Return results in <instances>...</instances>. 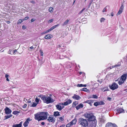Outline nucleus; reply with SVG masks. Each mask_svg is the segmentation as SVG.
Returning a JSON list of instances; mask_svg holds the SVG:
<instances>
[{
    "label": "nucleus",
    "instance_id": "21",
    "mask_svg": "<svg viewBox=\"0 0 127 127\" xmlns=\"http://www.w3.org/2000/svg\"><path fill=\"white\" fill-rule=\"evenodd\" d=\"M54 8L52 7H50L48 9L49 11L51 13H52L54 10Z\"/></svg>",
    "mask_w": 127,
    "mask_h": 127
},
{
    "label": "nucleus",
    "instance_id": "64",
    "mask_svg": "<svg viewBox=\"0 0 127 127\" xmlns=\"http://www.w3.org/2000/svg\"><path fill=\"white\" fill-rule=\"evenodd\" d=\"M87 86V85H83V87H86Z\"/></svg>",
    "mask_w": 127,
    "mask_h": 127
},
{
    "label": "nucleus",
    "instance_id": "34",
    "mask_svg": "<svg viewBox=\"0 0 127 127\" xmlns=\"http://www.w3.org/2000/svg\"><path fill=\"white\" fill-rule=\"evenodd\" d=\"M99 102H95L94 103V105L95 106H97L99 104Z\"/></svg>",
    "mask_w": 127,
    "mask_h": 127
},
{
    "label": "nucleus",
    "instance_id": "17",
    "mask_svg": "<svg viewBox=\"0 0 127 127\" xmlns=\"http://www.w3.org/2000/svg\"><path fill=\"white\" fill-rule=\"evenodd\" d=\"M72 98L77 100H79L81 98V97L80 96L76 95H74L72 96Z\"/></svg>",
    "mask_w": 127,
    "mask_h": 127
},
{
    "label": "nucleus",
    "instance_id": "37",
    "mask_svg": "<svg viewBox=\"0 0 127 127\" xmlns=\"http://www.w3.org/2000/svg\"><path fill=\"white\" fill-rule=\"evenodd\" d=\"M35 101L37 103V104H38L39 103V99L37 98H36Z\"/></svg>",
    "mask_w": 127,
    "mask_h": 127
},
{
    "label": "nucleus",
    "instance_id": "35",
    "mask_svg": "<svg viewBox=\"0 0 127 127\" xmlns=\"http://www.w3.org/2000/svg\"><path fill=\"white\" fill-rule=\"evenodd\" d=\"M38 96L40 97L41 98V99L43 100L45 96V95H39Z\"/></svg>",
    "mask_w": 127,
    "mask_h": 127
},
{
    "label": "nucleus",
    "instance_id": "52",
    "mask_svg": "<svg viewBox=\"0 0 127 127\" xmlns=\"http://www.w3.org/2000/svg\"><path fill=\"white\" fill-rule=\"evenodd\" d=\"M27 106V105L26 104H25L23 106V107L24 108H25Z\"/></svg>",
    "mask_w": 127,
    "mask_h": 127
},
{
    "label": "nucleus",
    "instance_id": "2",
    "mask_svg": "<svg viewBox=\"0 0 127 127\" xmlns=\"http://www.w3.org/2000/svg\"><path fill=\"white\" fill-rule=\"evenodd\" d=\"M54 101V99L50 97L49 96H45L43 100V101L44 102L47 103H52Z\"/></svg>",
    "mask_w": 127,
    "mask_h": 127
},
{
    "label": "nucleus",
    "instance_id": "12",
    "mask_svg": "<svg viewBox=\"0 0 127 127\" xmlns=\"http://www.w3.org/2000/svg\"><path fill=\"white\" fill-rule=\"evenodd\" d=\"M5 113L6 114H8L11 113V111L8 107H6L5 109Z\"/></svg>",
    "mask_w": 127,
    "mask_h": 127
},
{
    "label": "nucleus",
    "instance_id": "14",
    "mask_svg": "<svg viewBox=\"0 0 127 127\" xmlns=\"http://www.w3.org/2000/svg\"><path fill=\"white\" fill-rule=\"evenodd\" d=\"M22 123V122H21L19 124L14 125H13L12 127H21Z\"/></svg>",
    "mask_w": 127,
    "mask_h": 127
},
{
    "label": "nucleus",
    "instance_id": "43",
    "mask_svg": "<svg viewBox=\"0 0 127 127\" xmlns=\"http://www.w3.org/2000/svg\"><path fill=\"white\" fill-rule=\"evenodd\" d=\"M77 87H83V84H78L77 85Z\"/></svg>",
    "mask_w": 127,
    "mask_h": 127
},
{
    "label": "nucleus",
    "instance_id": "40",
    "mask_svg": "<svg viewBox=\"0 0 127 127\" xmlns=\"http://www.w3.org/2000/svg\"><path fill=\"white\" fill-rule=\"evenodd\" d=\"M92 97L95 98H97V96L96 95H92Z\"/></svg>",
    "mask_w": 127,
    "mask_h": 127
},
{
    "label": "nucleus",
    "instance_id": "60",
    "mask_svg": "<svg viewBox=\"0 0 127 127\" xmlns=\"http://www.w3.org/2000/svg\"><path fill=\"white\" fill-rule=\"evenodd\" d=\"M65 125H63L62 126H61L59 127H64Z\"/></svg>",
    "mask_w": 127,
    "mask_h": 127
},
{
    "label": "nucleus",
    "instance_id": "45",
    "mask_svg": "<svg viewBox=\"0 0 127 127\" xmlns=\"http://www.w3.org/2000/svg\"><path fill=\"white\" fill-rule=\"evenodd\" d=\"M122 12L121 11L119 10L117 13V15H120L122 13Z\"/></svg>",
    "mask_w": 127,
    "mask_h": 127
},
{
    "label": "nucleus",
    "instance_id": "62",
    "mask_svg": "<svg viewBox=\"0 0 127 127\" xmlns=\"http://www.w3.org/2000/svg\"><path fill=\"white\" fill-rule=\"evenodd\" d=\"M41 55L43 56V53L42 52H41Z\"/></svg>",
    "mask_w": 127,
    "mask_h": 127
},
{
    "label": "nucleus",
    "instance_id": "53",
    "mask_svg": "<svg viewBox=\"0 0 127 127\" xmlns=\"http://www.w3.org/2000/svg\"><path fill=\"white\" fill-rule=\"evenodd\" d=\"M35 19L34 18H33V19H31V22H33V21H35Z\"/></svg>",
    "mask_w": 127,
    "mask_h": 127
},
{
    "label": "nucleus",
    "instance_id": "47",
    "mask_svg": "<svg viewBox=\"0 0 127 127\" xmlns=\"http://www.w3.org/2000/svg\"><path fill=\"white\" fill-rule=\"evenodd\" d=\"M99 105H103L104 103L102 101H100V102H99Z\"/></svg>",
    "mask_w": 127,
    "mask_h": 127
},
{
    "label": "nucleus",
    "instance_id": "23",
    "mask_svg": "<svg viewBox=\"0 0 127 127\" xmlns=\"http://www.w3.org/2000/svg\"><path fill=\"white\" fill-rule=\"evenodd\" d=\"M20 112V110H19V111H15L13 112L12 113L14 115H16L18 114Z\"/></svg>",
    "mask_w": 127,
    "mask_h": 127
},
{
    "label": "nucleus",
    "instance_id": "29",
    "mask_svg": "<svg viewBox=\"0 0 127 127\" xmlns=\"http://www.w3.org/2000/svg\"><path fill=\"white\" fill-rule=\"evenodd\" d=\"M81 90L87 92L88 90L86 88H84L82 89Z\"/></svg>",
    "mask_w": 127,
    "mask_h": 127
},
{
    "label": "nucleus",
    "instance_id": "42",
    "mask_svg": "<svg viewBox=\"0 0 127 127\" xmlns=\"http://www.w3.org/2000/svg\"><path fill=\"white\" fill-rule=\"evenodd\" d=\"M85 9V8H84L83 9H82V10H81L79 13V14H81L83 11Z\"/></svg>",
    "mask_w": 127,
    "mask_h": 127
},
{
    "label": "nucleus",
    "instance_id": "46",
    "mask_svg": "<svg viewBox=\"0 0 127 127\" xmlns=\"http://www.w3.org/2000/svg\"><path fill=\"white\" fill-rule=\"evenodd\" d=\"M63 118H64V117H60L59 118V119H60V120H61V121H62L64 120Z\"/></svg>",
    "mask_w": 127,
    "mask_h": 127
},
{
    "label": "nucleus",
    "instance_id": "9",
    "mask_svg": "<svg viewBox=\"0 0 127 127\" xmlns=\"http://www.w3.org/2000/svg\"><path fill=\"white\" fill-rule=\"evenodd\" d=\"M96 120L91 122L90 123L91 124H92L89 127H95L96 125Z\"/></svg>",
    "mask_w": 127,
    "mask_h": 127
},
{
    "label": "nucleus",
    "instance_id": "33",
    "mask_svg": "<svg viewBox=\"0 0 127 127\" xmlns=\"http://www.w3.org/2000/svg\"><path fill=\"white\" fill-rule=\"evenodd\" d=\"M23 21V20L22 19H20V20H19L17 23V24H21L22 22Z\"/></svg>",
    "mask_w": 127,
    "mask_h": 127
},
{
    "label": "nucleus",
    "instance_id": "13",
    "mask_svg": "<svg viewBox=\"0 0 127 127\" xmlns=\"http://www.w3.org/2000/svg\"><path fill=\"white\" fill-rule=\"evenodd\" d=\"M117 111L118 113H121L125 112L124 110L121 108H119L117 110Z\"/></svg>",
    "mask_w": 127,
    "mask_h": 127
},
{
    "label": "nucleus",
    "instance_id": "57",
    "mask_svg": "<svg viewBox=\"0 0 127 127\" xmlns=\"http://www.w3.org/2000/svg\"><path fill=\"white\" fill-rule=\"evenodd\" d=\"M111 15L112 16H114V13H113V12H112L111 13Z\"/></svg>",
    "mask_w": 127,
    "mask_h": 127
},
{
    "label": "nucleus",
    "instance_id": "24",
    "mask_svg": "<svg viewBox=\"0 0 127 127\" xmlns=\"http://www.w3.org/2000/svg\"><path fill=\"white\" fill-rule=\"evenodd\" d=\"M32 118H27L26 119V121L29 124L30 122V121H32Z\"/></svg>",
    "mask_w": 127,
    "mask_h": 127
},
{
    "label": "nucleus",
    "instance_id": "28",
    "mask_svg": "<svg viewBox=\"0 0 127 127\" xmlns=\"http://www.w3.org/2000/svg\"><path fill=\"white\" fill-rule=\"evenodd\" d=\"M9 77V75H8L7 74H6L5 75V78H6V80L8 81H9V80L8 79Z\"/></svg>",
    "mask_w": 127,
    "mask_h": 127
},
{
    "label": "nucleus",
    "instance_id": "54",
    "mask_svg": "<svg viewBox=\"0 0 127 127\" xmlns=\"http://www.w3.org/2000/svg\"><path fill=\"white\" fill-rule=\"evenodd\" d=\"M33 48V47L32 46L31 47H30L29 48V50H30V49H32Z\"/></svg>",
    "mask_w": 127,
    "mask_h": 127
},
{
    "label": "nucleus",
    "instance_id": "63",
    "mask_svg": "<svg viewBox=\"0 0 127 127\" xmlns=\"http://www.w3.org/2000/svg\"><path fill=\"white\" fill-rule=\"evenodd\" d=\"M120 66V64L116 65H115V67H117V66Z\"/></svg>",
    "mask_w": 127,
    "mask_h": 127
},
{
    "label": "nucleus",
    "instance_id": "25",
    "mask_svg": "<svg viewBox=\"0 0 127 127\" xmlns=\"http://www.w3.org/2000/svg\"><path fill=\"white\" fill-rule=\"evenodd\" d=\"M37 105V104L34 102H33L31 105H30L31 107H34L36 106Z\"/></svg>",
    "mask_w": 127,
    "mask_h": 127
},
{
    "label": "nucleus",
    "instance_id": "44",
    "mask_svg": "<svg viewBox=\"0 0 127 127\" xmlns=\"http://www.w3.org/2000/svg\"><path fill=\"white\" fill-rule=\"evenodd\" d=\"M53 21V19H52L50 20H49L48 21V22L49 23H50L52 22Z\"/></svg>",
    "mask_w": 127,
    "mask_h": 127
},
{
    "label": "nucleus",
    "instance_id": "48",
    "mask_svg": "<svg viewBox=\"0 0 127 127\" xmlns=\"http://www.w3.org/2000/svg\"><path fill=\"white\" fill-rule=\"evenodd\" d=\"M59 25H55L53 26V28H54V29L55 28L59 26Z\"/></svg>",
    "mask_w": 127,
    "mask_h": 127
},
{
    "label": "nucleus",
    "instance_id": "32",
    "mask_svg": "<svg viewBox=\"0 0 127 127\" xmlns=\"http://www.w3.org/2000/svg\"><path fill=\"white\" fill-rule=\"evenodd\" d=\"M12 116V115H7L5 116V119H7L11 117Z\"/></svg>",
    "mask_w": 127,
    "mask_h": 127
},
{
    "label": "nucleus",
    "instance_id": "51",
    "mask_svg": "<svg viewBox=\"0 0 127 127\" xmlns=\"http://www.w3.org/2000/svg\"><path fill=\"white\" fill-rule=\"evenodd\" d=\"M50 31V29H49L48 30L45 31V32H44V33H46L47 32H48Z\"/></svg>",
    "mask_w": 127,
    "mask_h": 127
},
{
    "label": "nucleus",
    "instance_id": "11",
    "mask_svg": "<svg viewBox=\"0 0 127 127\" xmlns=\"http://www.w3.org/2000/svg\"><path fill=\"white\" fill-rule=\"evenodd\" d=\"M72 102V101L70 99L68 100L66 102L62 103V105H67L68 104L71 103Z\"/></svg>",
    "mask_w": 127,
    "mask_h": 127
},
{
    "label": "nucleus",
    "instance_id": "19",
    "mask_svg": "<svg viewBox=\"0 0 127 127\" xmlns=\"http://www.w3.org/2000/svg\"><path fill=\"white\" fill-rule=\"evenodd\" d=\"M83 104L80 103L76 106V107L77 110H78L80 108L83 107Z\"/></svg>",
    "mask_w": 127,
    "mask_h": 127
},
{
    "label": "nucleus",
    "instance_id": "58",
    "mask_svg": "<svg viewBox=\"0 0 127 127\" xmlns=\"http://www.w3.org/2000/svg\"><path fill=\"white\" fill-rule=\"evenodd\" d=\"M41 124L43 125H44V124H45V123L44 122H42L41 123Z\"/></svg>",
    "mask_w": 127,
    "mask_h": 127
},
{
    "label": "nucleus",
    "instance_id": "15",
    "mask_svg": "<svg viewBox=\"0 0 127 127\" xmlns=\"http://www.w3.org/2000/svg\"><path fill=\"white\" fill-rule=\"evenodd\" d=\"M61 105H62V103H60L58 105H56V107L57 109L59 110H61L63 108V107H62Z\"/></svg>",
    "mask_w": 127,
    "mask_h": 127
},
{
    "label": "nucleus",
    "instance_id": "10",
    "mask_svg": "<svg viewBox=\"0 0 127 127\" xmlns=\"http://www.w3.org/2000/svg\"><path fill=\"white\" fill-rule=\"evenodd\" d=\"M47 120L49 122L54 123L55 122V118L52 117H49L47 119Z\"/></svg>",
    "mask_w": 127,
    "mask_h": 127
},
{
    "label": "nucleus",
    "instance_id": "39",
    "mask_svg": "<svg viewBox=\"0 0 127 127\" xmlns=\"http://www.w3.org/2000/svg\"><path fill=\"white\" fill-rule=\"evenodd\" d=\"M107 6L105 7L102 10V12H107V9L106 7Z\"/></svg>",
    "mask_w": 127,
    "mask_h": 127
},
{
    "label": "nucleus",
    "instance_id": "1",
    "mask_svg": "<svg viewBox=\"0 0 127 127\" xmlns=\"http://www.w3.org/2000/svg\"><path fill=\"white\" fill-rule=\"evenodd\" d=\"M48 113L46 112H42L39 113H37L34 115V118L38 121L46 120L48 117Z\"/></svg>",
    "mask_w": 127,
    "mask_h": 127
},
{
    "label": "nucleus",
    "instance_id": "8",
    "mask_svg": "<svg viewBox=\"0 0 127 127\" xmlns=\"http://www.w3.org/2000/svg\"><path fill=\"white\" fill-rule=\"evenodd\" d=\"M106 127H117V126L115 124L108 123L106 125Z\"/></svg>",
    "mask_w": 127,
    "mask_h": 127
},
{
    "label": "nucleus",
    "instance_id": "61",
    "mask_svg": "<svg viewBox=\"0 0 127 127\" xmlns=\"http://www.w3.org/2000/svg\"><path fill=\"white\" fill-rule=\"evenodd\" d=\"M16 51V50H15L13 51V53L15 54V53Z\"/></svg>",
    "mask_w": 127,
    "mask_h": 127
},
{
    "label": "nucleus",
    "instance_id": "26",
    "mask_svg": "<svg viewBox=\"0 0 127 127\" xmlns=\"http://www.w3.org/2000/svg\"><path fill=\"white\" fill-rule=\"evenodd\" d=\"M92 101L91 100H89L86 101L85 102L87 103L90 104V105L91 106L92 105Z\"/></svg>",
    "mask_w": 127,
    "mask_h": 127
},
{
    "label": "nucleus",
    "instance_id": "4",
    "mask_svg": "<svg viewBox=\"0 0 127 127\" xmlns=\"http://www.w3.org/2000/svg\"><path fill=\"white\" fill-rule=\"evenodd\" d=\"M79 123L83 127H86L88 126L87 122L86 119L83 118H80L79 120Z\"/></svg>",
    "mask_w": 127,
    "mask_h": 127
},
{
    "label": "nucleus",
    "instance_id": "59",
    "mask_svg": "<svg viewBox=\"0 0 127 127\" xmlns=\"http://www.w3.org/2000/svg\"><path fill=\"white\" fill-rule=\"evenodd\" d=\"M28 103H31V100H29L28 101Z\"/></svg>",
    "mask_w": 127,
    "mask_h": 127
},
{
    "label": "nucleus",
    "instance_id": "3",
    "mask_svg": "<svg viewBox=\"0 0 127 127\" xmlns=\"http://www.w3.org/2000/svg\"><path fill=\"white\" fill-rule=\"evenodd\" d=\"M84 116L86 118H88V120L89 121L92 122L96 120L95 117L92 114L87 113L85 114Z\"/></svg>",
    "mask_w": 127,
    "mask_h": 127
},
{
    "label": "nucleus",
    "instance_id": "20",
    "mask_svg": "<svg viewBox=\"0 0 127 127\" xmlns=\"http://www.w3.org/2000/svg\"><path fill=\"white\" fill-rule=\"evenodd\" d=\"M76 122V119H74L71 122H70V124H71L72 125H74L75 124Z\"/></svg>",
    "mask_w": 127,
    "mask_h": 127
},
{
    "label": "nucleus",
    "instance_id": "55",
    "mask_svg": "<svg viewBox=\"0 0 127 127\" xmlns=\"http://www.w3.org/2000/svg\"><path fill=\"white\" fill-rule=\"evenodd\" d=\"M23 29H25L26 28V27L25 26H23L22 27Z\"/></svg>",
    "mask_w": 127,
    "mask_h": 127
},
{
    "label": "nucleus",
    "instance_id": "50",
    "mask_svg": "<svg viewBox=\"0 0 127 127\" xmlns=\"http://www.w3.org/2000/svg\"><path fill=\"white\" fill-rule=\"evenodd\" d=\"M30 2L32 3H35V2L34 0H31L30 1Z\"/></svg>",
    "mask_w": 127,
    "mask_h": 127
},
{
    "label": "nucleus",
    "instance_id": "56",
    "mask_svg": "<svg viewBox=\"0 0 127 127\" xmlns=\"http://www.w3.org/2000/svg\"><path fill=\"white\" fill-rule=\"evenodd\" d=\"M50 31L53 30V29H54V28H53V27H52L51 28L49 29Z\"/></svg>",
    "mask_w": 127,
    "mask_h": 127
},
{
    "label": "nucleus",
    "instance_id": "49",
    "mask_svg": "<svg viewBox=\"0 0 127 127\" xmlns=\"http://www.w3.org/2000/svg\"><path fill=\"white\" fill-rule=\"evenodd\" d=\"M29 18L28 17H25L24 19L23 20H27Z\"/></svg>",
    "mask_w": 127,
    "mask_h": 127
},
{
    "label": "nucleus",
    "instance_id": "36",
    "mask_svg": "<svg viewBox=\"0 0 127 127\" xmlns=\"http://www.w3.org/2000/svg\"><path fill=\"white\" fill-rule=\"evenodd\" d=\"M77 104L78 103L76 102H74L73 103V106L74 107L75 106L77 105Z\"/></svg>",
    "mask_w": 127,
    "mask_h": 127
},
{
    "label": "nucleus",
    "instance_id": "16",
    "mask_svg": "<svg viewBox=\"0 0 127 127\" xmlns=\"http://www.w3.org/2000/svg\"><path fill=\"white\" fill-rule=\"evenodd\" d=\"M53 37L52 35L51 34H48L46 35L44 38L47 39H49Z\"/></svg>",
    "mask_w": 127,
    "mask_h": 127
},
{
    "label": "nucleus",
    "instance_id": "22",
    "mask_svg": "<svg viewBox=\"0 0 127 127\" xmlns=\"http://www.w3.org/2000/svg\"><path fill=\"white\" fill-rule=\"evenodd\" d=\"M54 115L55 116H59L60 115L59 112L58 111L54 112Z\"/></svg>",
    "mask_w": 127,
    "mask_h": 127
},
{
    "label": "nucleus",
    "instance_id": "38",
    "mask_svg": "<svg viewBox=\"0 0 127 127\" xmlns=\"http://www.w3.org/2000/svg\"><path fill=\"white\" fill-rule=\"evenodd\" d=\"M72 126L71 124H70V122L67 124L66 125V127H70V126Z\"/></svg>",
    "mask_w": 127,
    "mask_h": 127
},
{
    "label": "nucleus",
    "instance_id": "7",
    "mask_svg": "<svg viewBox=\"0 0 127 127\" xmlns=\"http://www.w3.org/2000/svg\"><path fill=\"white\" fill-rule=\"evenodd\" d=\"M106 127H117V126L115 124L108 123L106 125Z\"/></svg>",
    "mask_w": 127,
    "mask_h": 127
},
{
    "label": "nucleus",
    "instance_id": "6",
    "mask_svg": "<svg viewBox=\"0 0 127 127\" xmlns=\"http://www.w3.org/2000/svg\"><path fill=\"white\" fill-rule=\"evenodd\" d=\"M110 88L113 90L117 89L118 88V85L116 83L114 82L111 85H109Z\"/></svg>",
    "mask_w": 127,
    "mask_h": 127
},
{
    "label": "nucleus",
    "instance_id": "18",
    "mask_svg": "<svg viewBox=\"0 0 127 127\" xmlns=\"http://www.w3.org/2000/svg\"><path fill=\"white\" fill-rule=\"evenodd\" d=\"M69 20L68 19H66L65 21L62 24V25L63 26H64L67 25L69 22Z\"/></svg>",
    "mask_w": 127,
    "mask_h": 127
},
{
    "label": "nucleus",
    "instance_id": "27",
    "mask_svg": "<svg viewBox=\"0 0 127 127\" xmlns=\"http://www.w3.org/2000/svg\"><path fill=\"white\" fill-rule=\"evenodd\" d=\"M124 8V5L123 3H122L121 5L119 10L123 12Z\"/></svg>",
    "mask_w": 127,
    "mask_h": 127
},
{
    "label": "nucleus",
    "instance_id": "31",
    "mask_svg": "<svg viewBox=\"0 0 127 127\" xmlns=\"http://www.w3.org/2000/svg\"><path fill=\"white\" fill-rule=\"evenodd\" d=\"M28 124H29L25 121L23 124V125L24 127H26L28 126Z\"/></svg>",
    "mask_w": 127,
    "mask_h": 127
},
{
    "label": "nucleus",
    "instance_id": "30",
    "mask_svg": "<svg viewBox=\"0 0 127 127\" xmlns=\"http://www.w3.org/2000/svg\"><path fill=\"white\" fill-rule=\"evenodd\" d=\"M105 20V19L104 18H101L100 20V22L101 23L104 22Z\"/></svg>",
    "mask_w": 127,
    "mask_h": 127
},
{
    "label": "nucleus",
    "instance_id": "41",
    "mask_svg": "<svg viewBox=\"0 0 127 127\" xmlns=\"http://www.w3.org/2000/svg\"><path fill=\"white\" fill-rule=\"evenodd\" d=\"M100 121L101 122H104L105 121V120L104 119L102 118L100 119Z\"/></svg>",
    "mask_w": 127,
    "mask_h": 127
},
{
    "label": "nucleus",
    "instance_id": "5",
    "mask_svg": "<svg viewBox=\"0 0 127 127\" xmlns=\"http://www.w3.org/2000/svg\"><path fill=\"white\" fill-rule=\"evenodd\" d=\"M127 75L126 74H123L122 75L120 80L118 82V83L119 85H121L123 83L126 79Z\"/></svg>",
    "mask_w": 127,
    "mask_h": 127
}]
</instances>
